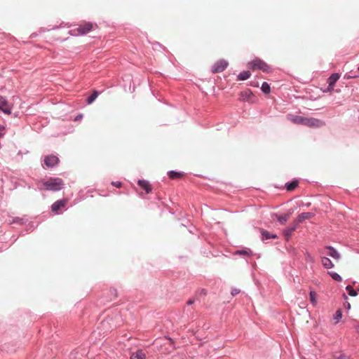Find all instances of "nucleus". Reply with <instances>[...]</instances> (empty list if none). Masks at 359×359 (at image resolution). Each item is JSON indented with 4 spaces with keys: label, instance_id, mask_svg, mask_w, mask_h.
<instances>
[{
    "label": "nucleus",
    "instance_id": "f257e3e1",
    "mask_svg": "<svg viewBox=\"0 0 359 359\" xmlns=\"http://www.w3.org/2000/svg\"><path fill=\"white\" fill-rule=\"evenodd\" d=\"M63 181L60 178H50L46 181H43L39 184V189L44 190H50L53 191H59L62 189Z\"/></svg>",
    "mask_w": 359,
    "mask_h": 359
},
{
    "label": "nucleus",
    "instance_id": "f03ea898",
    "mask_svg": "<svg viewBox=\"0 0 359 359\" xmlns=\"http://www.w3.org/2000/svg\"><path fill=\"white\" fill-rule=\"evenodd\" d=\"M250 65L252 70L261 69L264 72H269L270 71V67L259 58L253 60Z\"/></svg>",
    "mask_w": 359,
    "mask_h": 359
},
{
    "label": "nucleus",
    "instance_id": "7ed1b4c3",
    "mask_svg": "<svg viewBox=\"0 0 359 359\" xmlns=\"http://www.w3.org/2000/svg\"><path fill=\"white\" fill-rule=\"evenodd\" d=\"M310 128H320L325 126V123L319 119L315 118H305L304 125Z\"/></svg>",
    "mask_w": 359,
    "mask_h": 359
},
{
    "label": "nucleus",
    "instance_id": "20e7f679",
    "mask_svg": "<svg viewBox=\"0 0 359 359\" xmlns=\"http://www.w3.org/2000/svg\"><path fill=\"white\" fill-rule=\"evenodd\" d=\"M93 29V24L91 22H84L79 26V27L74 30V32H76V34H86L89 32H90Z\"/></svg>",
    "mask_w": 359,
    "mask_h": 359
},
{
    "label": "nucleus",
    "instance_id": "39448f33",
    "mask_svg": "<svg viewBox=\"0 0 359 359\" xmlns=\"http://www.w3.org/2000/svg\"><path fill=\"white\" fill-rule=\"evenodd\" d=\"M255 97L250 89H246L239 93V100L241 101L255 102Z\"/></svg>",
    "mask_w": 359,
    "mask_h": 359
},
{
    "label": "nucleus",
    "instance_id": "423d86ee",
    "mask_svg": "<svg viewBox=\"0 0 359 359\" xmlns=\"http://www.w3.org/2000/svg\"><path fill=\"white\" fill-rule=\"evenodd\" d=\"M228 66V62L224 60H219L217 61L212 67V72L213 74L223 72Z\"/></svg>",
    "mask_w": 359,
    "mask_h": 359
},
{
    "label": "nucleus",
    "instance_id": "0eeeda50",
    "mask_svg": "<svg viewBox=\"0 0 359 359\" xmlns=\"http://www.w3.org/2000/svg\"><path fill=\"white\" fill-rule=\"evenodd\" d=\"M59 163V158L57 156L55 155H49L45 157L44 158V164L48 167L51 168L56 165Z\"/></svg>",
    "mask_w": 359,
    "mask_h": 359
},
{
    "label": "nucleus",
    "instance_id": "6e6552de",
    "mask_svg": "<svg viewBox=\"0 0 359 359\" xmlns=\"http://www.w3.org/2000/svg\"><path fill=\"white\" fill-rule=\"evenodd\" d=\"M0 110L7 114H10L11 112L10 104L8 103L6 99L1 95H0Z\"/></svg>",
    "mask_w": 359,
    "mask_h": 359
},
{
    "label": "nucleus",
    "instance_id": "1a4fd4ad",
    "mask_svg": "<svg viewBox=\"0 0 359 359\" xmlns=\"http://www.w3.org/2000/svg\"><path fill=\"white\" fill-rule=\"evenodd\" d=\"M298 225L299 224L294 220L290 227H287L283 230V235L287 240L291 237L292 233L297 229Z\"/></svg>",
    "mask_w": 359,
    "mask_h": 359
},
{
    "label": "nucleus",
    "instance_id": "9d476101",
    "mask_svg": "<svg viewBox=\"0 0 359 359\" xmlns=\"http://www.w3.org/2000/svg\"><path fill=\"white\" fill-rule=\"evenodd\" d=\"M287 118L294 124L304 125L306 117L288 114Z\"/></svg>",
    "mask_w": 359,
    "mask_h": 359
},
{
    "label": "nucleus",
    "instance_id": "9b49d317",
    "mask_svg": "<svg viewBox=\"0 0 359 359\" xmlns=\"http://www.w3.org/2000/svg\"><path fill=\"white\" fill-rule=\"evenodd\" d=\"M67 203V199H62V200L57 201L51 206L52 211L55 212V213H57V211L61 208H64L66 205Z\"/></svg>",
    "mask_w": 359,
    "mask_h": 359
},
{
    "label": "nucleus",
    "instance_id": "f8f14e48",
    "mask_svg": "<svg viewBox=\"0 0 359 359\" xmlns=\"http://www.w3.org/2000/svg\"><path fill=\"white\" fill-rule=\"evenodd\" d=\"M313 216V214L311 212H303L298 215L296 219L294 221L296 223L299 224L300 223L303 222L306 219H309L312 218Z\"/></svg>",
    "mask_w": 359,
    "mask_h": 359
},
{
    "label": "nucleus",
    "instance_id": "ddd939ff",
    "mask_svg": "<svg viewBox=\"0 0 359 359\" xmlns=\"http://www.w3.org/2000/svg\"><path fill=\"white\" fill-rule=\"evenodd\" d=\"M137 184L142 189L145 190L147 194H149L151 191V186L148 181L140 180L138 181Z\"/></svg>",
    "mask_w": 359,
    "mask_h": 359
},
{
    "label": "nucleus",
    "instance_id": "4468645a",
    "mask_svg": "<svg viewBox=\"0 0 359 359\" xmlns=\"http://www.w3.org/2000/svg\"><path fill=\"white\" fill-rule=\"evenodd\" d=\"M326 249L329 250L327 255L334 259H340V254L332 246H326Z\"/></svg>",
    "mask_w": 359,
    "mask_h": 359
},
{
    "label": "nucleus",
    "instance_id": "2eb2a0df",
    "mask_svg": "<svg viewBox=\"0 0 359 359\" xmlns=\"http://www.w3.org/2000/svg\"><path fill=\"white\" fill-rule=\"evenodd\" d=\"M130 359H146V353L142 349H139L131 354Z\"/></svg>",
    "mask_w": 359,
    "mask_h": 359
},
{
    "label": "nucleus",
    "instance_id": "dca6fc26",
    "mask_svg": "<svg viewBox=\"0 0 359 359\" xmlns=\"http://www.w3.org/2000/svg\"><path fill=\"white\" fill-rule=\"evenodd\" d=\"M340 75L337 73L332 74L328 79V83L330 84V88H333L335 83L339 79Z\"/></svg>",
    "mask_w": 359,
    "mask_h": 359
},
{
    "label": "nucleus",
    "instance_id": "f3484780",
    "mask_svg": "<svg viewBox=\"0 0 359 359\" xmlns=\"http://www.w3.org/2000/svg\"><path fill=\"white\" fill-rule=\"evenodd\" d=\"M278 221L281 225H284L290 217V213H287L283 215H276Z\"/></svg>",
    "mask_w": 359,
    "mask_h": 359
},
{
    "label": "nucleus",
    "instance_id": "a211bd4d",
    "mask_svg": "<svg viewBox=\"0 0 359 359\" xmlns=\"http://www.w3.org/2000/svg\"><path fill=\"white\" fill-rule=\"evenodd\" d=\"M321 263L323 266L326 269H331L334 267V264L332 261L327 257H322Z\"/></svg>",
    "mask_w": 359,
    "mask_h": 359
},
{
    "label": "nucleus",
    "instance_id": "6ab92c4d",
    "mask_svg": "<svg viewBox=\"0 0 359 359\" xmlns=\"http://www.w3.org/2000/svg\"><path fill=\"white\" fill-rule=\"evenodd\" d=\"M261 233L262 235V240L277 238V236L276 234H271L269 231L264 229H261Z\"/></svg>",
    "mask_w": 359,
    "mask_h": 359
},
{
    "label": "nucleus",
    "instance_id": "aec40b11",
    "mask_svg": "<svg viewBox=\"0 0 359 359\" xmlns=\"http://www.w3.org/2000/svg\"><path fill=\"white\" fill-rule=\"evenodd\" d=\"M183 173L175 171H170L168 172V176L171 180L180 179L183 177Z\"/></svg>",
    "mask_w": 359,
    "mask_h": 359
},
{
    "label": "nucleus",
    "instance_id": "412c9836",
    "mask_svg": "<svg viewBox=\"0 0 359 359\" xmlns=\"http://www.w3.org/2000/svg\"><path fill=\"white\" fill-rule=\"evenodd\" d=\"M251 74L249 71H244L241 72L238 76V80L245 81L250 78Z\"/></svg>",
    "mask_w": 359,
    "mask_h": 359
},
{
    "label": "nucleus",
    "instance_id": "4be33fe9",
    "mask_svg": "<svg viewBox=\"0 0 359 359\" xmlns=\"http://www.w3.org/2000/svg\"><path fill=\"white\" fill-rule=\"evenodd\" d=\"M298 185L297 181H292L286 184V189L287 191H293Z\"/></svg>",
    "mask_w": 359,
    "mask_h": 359
},
{
    "label": "nucleus",
    "instance_id": "5701e85b",
    "mask_svg": "<svg viewBox=\"0 0 359 359\" xmlns=\"http://www.w3.org/2000/svg\"><path fill=\"white\" fill-rule=\"evenodd\" d=\"M98 95H99V93L97 90H94L93 94L90 97H88L87 99L88 103V104L93 103L95 100V99L97 97Z\"/></svg>",
    "mask_w": 359,
    "mask_h": 359
},
{
    "label": "nucleus",
    "instance_id": "b1692460",
    "mask_svg": "<svg viewBox=\"0 0 359 359\" xmlns=\"http://www.w3.org/2000/svg\"><path fill=\"white\" fill-rule=\"evenodd\" d=\"M262 90L265 93V94H269L270 93V90H271V88H270V86L269 85L268 83L266 82H264L262 83Z\"/></svg>",
    "mask_w": 359,
    "mask_h": 359
},
{
    "label": "nucleus",
    "instance_id": "393cba45",
    "mask_svg": "<svg viewBox=\"0 0 359 359\" xmlns=\"http://www.w3.org/2000/svg\"><path fill=\"white\" fill-rule=\"evenodd\" d=\"M346 290L350 296L355 297L357 296V292L353 288L351 285L346 286Z\"/></svg>",
    "mask_w": 359,
    "mask_h": 359
},
{
    "label": "nucleus",
    "instance_id": "a878e982",
    "mask_svg": "<svg viewBox=\"0 0 359 359\" xmlns=\"http://www.w3.org/2000/svg\"><path fill=\"white\" fill-rule=\"evenodd\" d=\"M309 295H310V300H311V303L313 305H316L317 304L316 293L314 291H311L310 292Z\"/></svg>",
    "mask_w": 359,
    "mask_h": 359
},
{
    "label": "nucleus",
    "instance_id": "bb28decb",
    "mask_svg": "<svg viewBox=\"0 0 359 359\" xmlns=\"http://www.w3.org/2000/svg\"><path fill=\"white\" fill-rule=\"evenodd\" d=\"M236 254L245 256H250L252 255V252L249 250H243L237 251Z\"/></svg>",
    "mask_w": 359,
    "mask_h": 359
},
{
    "label": "nucleus",
    "instance_id": "cd10ccee",
    "mask_svg": "<svg viewBox=\"0 0 359 359\" xmlns=\"http://www.w3.org/2000/svg\"><path fill=\"white\" fill-rule=\"evenodd\" d=\"M329 274L331 277L336 281H341V277L335 272H329Z\"/></svg>",
    "mask_w": 359,
    "mask_h": 359
},
{
    "label": "nucleus",
    "instance_id": "c85d7f7f",
    "mask_svg": "<svg viewBox=\"0 0 359 359\" xmlns=\"http://www.w3.org/2000/svg\"><path fill=\"white\" fill-rule=\"evenodd\" d=\"M342 317V313L341 311V310H337L335 313V315L334 316V318L337 320V322H338V320L339 319H341Z\"/></svg>",
    "mask_w": 359,
    "mask_h": 359
},
{
    "label": "nucleus",
    "instance_id": "c756f323",
    "mask_svg": "<svg viewBox=\"0 0 359 359\" xmlns=\"http://www.w3.org/2000/svg\"><path fill=\"white\" fill-rule=\"evenodd\" d=\"M109 292L114 297V299H116L118 297V292H117L116 289L111 288L109 290Z\"/></svg>",
    "mask_w": 359,
    "mask_h": 359
},
{
    "label": "nucleus",
    "instance_id": "7c9ffc66",
    "mask_svg": "<svg viewBox=\"0 0 359 359\" xmlns=\"http://www.w3.org/2000/svg\"><path fill=\"white\" fill-rule=\"evenodd\" d=\"M239 292H240V290H238V289H236V288H235V289H233V290H231V294H232V296H234V295H236V294H238Z\"/></svg>",
    "mask_w": 359,
    "mask_h": 359
},
{
    "label": "nucleus",
    "instance_id": "2f4dec72",
    "mask_svg": "<svg viewBox=\"0 0 359 359\" xmlns=\"http://www.w3.org/2000/svg\"><path fill=\"white\" fill-rule=\"evenodd\" d=\"M112 184L116 187H121L122 184L120 182H112Z\"/></svg>",
    "mask_w": 359,
    "mask_h": 359
},
{
    "label": "nucleus",
    "instance_id": "473e14b6",
    "mask_svg": "<svg viewBox=\"0 0 359 359\" xmlns=\"http://www.w3.org/2000/svg\"><path fill=\"white\" fill-rule=\"evenodd\" d=\"M336 359H349L347 356L344 355H341L339 357L337 358Z\"/></svg>",
    "mask_w": 359,
    "mask_h": 359
},
{
    "label": "nucleus",
    "instance_id": "72a5a7b5",
    "mask_svg": "<svg viewBox=\"0 0 359 359\" xmlns=\"http://www.w3.org/2000/svg\"><path fill=\"white\" fill-rule=\"evenodd\" d=\"M194 299H189V300H188V302H187V304L188 305H191V304H194Z\"/></svg>",
    "mask_w": 359,
    "mask_h": 359
},
{
    "label": "nucleus",
    "instance_id": "f704fd0d",
    "mask_svg": "<svg viewBox=\"0 0 359 359\" xmlns=\"http://www.w3.org/2000/svg\"><path fill=\"white\" fill-rule=\"evenodd\" d=\"M333 90V88H330V85L328 86V88L327 89V92H331Z\"/></svg>",
    "mask_w": 359,
    "mask_h": 359
},
{
    "label": "nucleus",
    "instance_id": "c9c22d12",
    "mask_svg": "<svg viewBox=\"0 0 359 359\" xmlns=\"http://www.w3.org/2000/svg\"><path fill=\"white\" fill-rule=\"evenodd\" d=\"M308 257H309V259L311 260V262H313V258L310 255H309Z\"/></svg>",
    "mask_w": 359,
    "mask_h": 359
},
{
    "label": "nucleus",
    "instance_id": "e433bc0d",
    "mask_svg": "<svg viewBox=\"0 0 359 359\" xmlns=\"http://www.w3.org/2000/svg\"><path fill=\"white\" fill-rule=\"evenodd\" d=\"M308 257H309V259L311 260V262H313V258L310 255H309Z\"/></svg>",
    "mask_w": 359,
    "mask_h": 359
},
{
    "label": "nucleus",
    "instance_id": "4c0bfd02",
    "mask_svg": "<svg viewBox=\"0 0 359 359\" xmlns=\"http://www.w3.org/2000/svg\"><path fill=\"white\" fill-rule=\"evenodd\" d=\"M347 307H348V309H350L351 305H350V304H349V303H348Z\"/></svg>",
    "mask_w": 359,
    "mask_h": 359
},
{
    "label": "nucleus",
    "instance_id": "58836bf2",
    "mask_svg": "<svg viewBox=\"0 0 359 359\" xmlns=\"http://www.w3.org/2000/svg\"><path fill=\"white\" fill-rule=\"evenodd\" d=\"M358 70H359V67H358Z\"/></svg>",
    "mask_w": 359,
    "mask_h": 359
}]
</instances>
